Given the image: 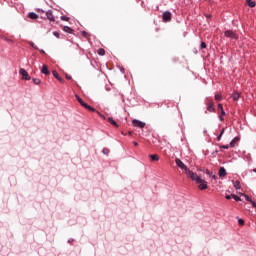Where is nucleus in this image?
Wrapping results in <instances>:
<instances>
[{
  "label": "nucleus",
  "mask_w": 256,
  "mask_h": 256,
  "mask_svg": "<svg viewBox=\"0 0 256 256\" xmlns=\"http://www.w3.org/2000/svg\"><path fill=\"white\" fill-rule=\"evenodd\" d=\"M218 109H219L220 111H223V104H218Z\"/></svg>",
  "instance_id": "nucleus-35"
},
{
  "label": "nucleus",
  "mask_w": 256,
  "mask_h": 256,
  "mask_svg": "<svg viewBox=\"0 0 256 256\" xmlns=\"http://www.w3.org/2000/svg\"><path fill=\"white\" fill-rule=\"evenodd\" d=\"M128 135L131 137V135H133V132L129 131Z\"/></svg>",
  "instance_id": "nucleus-43"
},
{
  "label": "nucleus",
  "mask_w": 256,
  "mask_h": 256,
  "mask_svg": "<svg viewBox=\"0 0 256 256\" xmlns=\"http://www.w3.org/2000/svg\"><path fill=\"white\" fill-rule=\"evenodd\" d=\"M82 33V37H89V33H87L86 31H82L81 32Z\"/></svg>",
  "instance_id": "nucleus-31"
},
{
  "label": "nucleus",
  "mask_w": 256,
  "mask_h": 256,
  "mask_svg": "<svg viewBox=\"0 0 256 256\" xmlns=\"http://www.w3.org/2000/svg\"><path fill=\"white\" fill-rule=\"evenodd\" d=\"M231 97H232L233 101H239V98L241 97V93L233 92Z\"/></svg>",
  "instance_id": "nucleus-13"
},
{
  "label": "nucleus",
  "mask_w": 256,
  "mask_h": 256,
  "mask_svg": "<svg viewBox=\"0 0 256 256\" xmlns=\"http://www.w3.org/2000/svg\"><path fill=\"white\" fill-rule=\"evenodd\" d=\"M65 77H66V79H68V81H71V79H73V78L71 77V75H69V74H66Z\"/></svg>",
  "instance_id": "nucleus-34"
},
{
  "label": "nucleus",
  "mask_w": 256,
  "mask_h": 256,
  "mask_svg": "<svg viewBox=\"0 0 256 256\" xmlns=\"http://www.w3.org/2000/svg\"><path fill=\"white\" fill-rule=\"evenodd\" d=\"M246 3L248 5V7H251V9H253L254 7H256V3L253 0H246Z\"/></svg>",
  "instance_id": "nucleus-15"
},
{
  "label": "nucleus",
  "mask_w": 256,
  "mask_h": 256,
  "mask_svg": "<svg viewBox=\"0 0 256 256\" xmlns=\"http://www.w3.org/2000/svg\"><path fill=\"white\" fill-rule=\"evenodd\" d=\"M19 73L22 76V79H25V81H31V76L29 75V73H27V70L21 68L19 70Z\"/></svg>",
  "instance_id": "nucleus-4"
},
{
  "label": "nucleus",
  "mask_w": 256,
  "mask_h": 256,
  "mask_svg": "<svg viewBox=\"0 0 256 256\" xmlns=\"http://www.w3.org/2000/svg\"><path fill=\"white\" fill-rule=\"evenodd\" d=\"M224 35H225V37H228L229 39H238V36H237V34H235L233 31H231V30H226L225 32H224Z\"/></svg>",
  "instance_id": "nucleus-6"
},
{
  "label": "nucleus",
  "mask_w": 256,
  "mask_h": 256,
  "mask_svg": "<svg viewBox=\"0 0 256 256\" xmlns=\"http://www.w3.org/2000/svg\"><path fill=\"white\" fill-rule=\"evenodd\" d=\"M219 177H227V170H225V167H221L218 172Z\"/></svg>",
  "instance_id": "nucleus-12"
},
{
  "label": "nucleus",
  "mask_w": 256,
  "mask_h": 256,
  "mask_svg": "<svg viewBox=\"0 0 256 256\" xmlns=\"http://www.w3.org/2000/svg\"><path fill=\"white\" fill-rule=\"evenodd\" d=\"M108 121L109 123H111V125H113V127H119V125L115 122V120H113V118L109 117Z\"/></svg>",
  "instance_id": "nucleus-18"
},
{
  "label": "nucleus",
  "mask_w": 256,
  "mask_h": 256,
  "mask_svg": "<svg viewBox=\"0 0 256 256\" xmlns=\"http://www.w3.org/2000/svg\"><path fill=\"white\" fill-rule=\"evenodd\" d=\"M122 135H125V133H124V132H122Z\"/></svg>",
  "instance_id": "nucleus-49"
},
{
  "label": "nucleus",
  "mask_w": 256,
  "mask_h": 256,
  "mask_svg": "<svg viewBox=\"0 0 256 256\" xmlns=\"http://www.w3.org/2000/svg\"><path fill=\"white\" fill-rule=\"evenodd\" d=\"M148 157L150 158V161L152 163H154L155 161H159L160 159L159 154H150L148 155Z\"/></svg>",
  "instance_id": "nucleus-11"
},
{
  "label": "nucleus",
  "mask_w": 256,
  "mask_h": 256,
  "mask_svg": "<svg viewBox=\"0 0 256 256\" xmlns=\"http://www.w3.org/2000/svg\"><path fill=\"white\" fill-rule=\"evenodd\" d=\"M231 197H233V196H231V195H226V199H231Z\"/></svg>",
  "instance_id": "nucleus-42"
},
{
  "label": "nucleus",
  "mask_w": 256,
  "mask_h": 256,
  "mask_svg": "<svg viewBox=\"0 0 256 256\" xmlns=\"http://www.w3.org/2000/svg\"><path fill=\"white\" fill-rule=\"evenodd\" d=\"M122 135H125V133H124V132H122Z\"/></svg>",
  "instance_id": "nucleus-47"
},
{
  "label": "nucleus",
  "mask_w": 256,
  "mask_h": 256,
  "mask_svg": "<svg viewBox=\"0 0 256 256\" xmlns=\"http://www.w3.org/2000/svg\"><path fill=\"white\" fill-rule=\"evenodd\" d=\"M231 197H233L235 201H241V198L237 195L232 194Z\"/></svg>",
  "instance_id": "nucleus-28"
},
{
  "label": "nucleus",
  "mask_w": 256,
  "mask_h": 256,
  "mask_svg": "<svg viewBox=\"0 0 256 256\" xmlns=\"http://www.w3.org/2000/svg\"><path fill=\"white\" fill-rule=\"evenodd\" d=\"M171 17H172V14L169 11H165L162 15V19L164 23H169V21H171Z\"/></svg>",
  "instance_id": "nucleus-5"
},
{
  "label": "nucleus",
  "mask_w": 256,
  "mask_h": 256,
  "mask_svg": "<svg viewBox=\"0 0 256 256\" xmlns=\"http://www.w3.org/2000/svg\"><path fill=\"white\" fill-rule=\"evenodd\" d=\"M133 145H135V147H138V146H139V143L133 142Z\"/></svg>",
  "instance_id": "nucleus-41"
},
{
  "label": "nucleus",
  "mask_w": 256,
  "mask_h": 256,
  "mask_svg": "<svg viewBox=\"0 0 256 256\" xmlns=\"http://www.w3.org/2000/svg\"><path fill=\"white\" fill-rule=\"evenodd\" d=\"M132 124L134 127H139L140 129H143L145 127V122H141L140 120L134 119L132 121Z\"/></svg>",
  "instance_id": "nucleus-8"
},
{
  "label": "nucleus",
  "mask_w": 256,
  "mask_h": 256,
  "mask_svg": "<svg viewBox=\"0 0 256 256\" xmlns=\"http://www.w3.org/2000/svg\"><path fill=\"white\" fill-rule=\"evenodd\" d=\"M52 75H53V77H55V79H57L60 83H65V80H63V78H61V77L59 76V73H58L56 70L52 71Z\"/></svg>",
  "instance_id": "nucleus-9"
},
{
  "label": "nucleus",
  "mask_w": 256,
  "mask_h": 256,
  "mask_svg": "<svg viewBox=\"0 0 256 256\" xmlns=\"http://www.w3.org/2000/svg\"><path fill=\"white\" fill-rule=\"evenodd\" d=\"M41 73H43V75H50L49 68L47 67V65L42 66Z\"/></svg>",
  "instance_id": "nucleus-14"
},
{
  "label": "nucleus",
  "mask_w": 256,
  "mask_h": 256,
  "mask_svg": "<svg viewBox=\"0 0 256 256\" xmlns=\"http://www.w3.org/2000/svg\"><path fill=\"white\" fill-rule=\"evenodd\" d=\"M34 85H41V80L38 78H34L33 80Z\"/></svg>",
  "instance_id": "nucleus-23"
},
{
  "label": "nucleus",
  "mask_w": 256,
  "mask_h": 256,
  "mask_svg": "<svg viewBox=\"0 0 256 256\" xmlns=\"http://www.w3.org/2000/svg\"><path fill=\"white\" fill-rule=\"evenodd\" d=\"M190 179H192V181H195L199 185L198 188L200 189V191H205V189H207V181L201 179V177H199L197 173H195L194 178Z\"/></svg>",
  "instance_id": "nucleus-2"
},
{
  "label": "nucleus",
  "mask_w": 256,
  "mask_h": 256,
  "mask_svg": "<svg viewBox=\"0 0 256 256\" xmlns=\"http://www.w3.org/2000/svg\"><path fill=\"white\" fill-rule=\"evenodd\" d=\"M53 35H54V37H56L57 39H59V37H60V34H59V32H57V31L53 32Z\"/></svg>",
  "instance_id": "nucleus-32"
},
{
  "label": "nucleus",
  "mask_w": 256,
  "mask_h": 256,
  "mask_svg": "<svg viewBox=\"0 0 256 256\" xmlns=\"http://www.w3.org/2000/svg\"><path fill=\"white\" fill-rule=\"evenodd\" d=\"M206 173L209 175V177H212V179H217V176H215L213 172L206 170Z\"/></svg>",
  "instance_id": "nucleus-22"
},
{
  "label": "nucleus",
  "mask_w": 256,
  "mask_h": 256,
  "mask_svg": "<svg viewBox=\"0 0 256 256\" xmlns=\"http://www.w3.org/2000/svg\"><path fill=\"white\" fill-rule=\"evenodd\" d=\"M76 100L78 101V103H80V105L82 107H84V109H88V111H91L92 113L97 112V110H95V108L91 107L89 104L85 103L83 101V99H81V97H79V95H75Z\"/></svg>",
  "instance_id": "nucleus-3"
},
{
  "label": "nucleus",
  "mask_w": 256,
  "mask_h": 256,
  "mask_svg": "<svg viewBox=\"0 0 256 256\" xmlns=\"http://www.w3.org/2000/svg\"><path fill=\"white\" fill-rule=\"evenodd\" d=\"M223 99V96L221 94L215 95V101H221Z\"/></svg>",
  "instance_id": "nucleus-24"
},
{
  "label": "nucleus",
  "mask_w": 256,
  "mask_h": 256,
  "mask_svg": "<svg viewBox=\"0 0 256 256\" xmlns=\"http://www.w3.org/2000/svg\"><path fill=\"white\" fill-rule=\"evenodd\" d=\"M220 111H221V115L220 116L225 115V110H220Z\"/></svg>",
  "instance_id": "nucleus-40"
},
{
  "label": "nucleus",
  "mask_w": 256,
  "mask_h": 256,
  "mask_svg": "<svg viewBox=\"0 0 256 256\" xmlns=\"http://www.w3.org/2000/svg\"><path fill=\"white\" fill-rule=\"evenodd\" d=\"M207 110H208L210 113H213V111H215V103H213V100L209 101Z\"/></svg>",
  "instance_id": "nucleus-10"
},
{
  "label": "nucleus",
  "mask_w": 256,
  "mask_h": 256,
  "mask_svg": "<svg viewBox=\"0 0 256 256\" xmlns=\"http://www.w3.org/2000/svg\"><path fill=\"white\" fill-rule=\"evenodd\" d=\"M98 55H101V56L105 55V49L103 48L98 49Z\"/></svg>",
  "instance_id": "nucleus-26"
},
{
  "label": "nucleus",
  "mask_w": 256,
  "mask_h": 256,
  "mask_svg": "<svg viewBox=\"0 0 256 256\" xmlns=\"http://www.w3.org/2000/svg\"><path fill=\"white\" fill-rule=\"evenodd\" d=\"M97 114L100 116V117H102V119H105V116H103L101 113H99L98 111H97Z\"/></svg>",
  "instance_id": "nucleus-39"
},
{
  "label": "nucleus",
  "mask_w": 256,
  "mask_h": 256,
  "mask_svg": "<svg viewBox=\"0 0 256 256\" xmlns=\"http://www.w3.org/2000/svg\"><path fill=\"white\" fill-rule=\"evenodd\" d=\"M200 48L201 49H207V44L205 42H201Z\"/></svg>",
  "instance_id": "nucleus-27"
},
{
  "label": "nucleus",
  "mask_w": 256,
  "mask_h": 256,
  "mask_svg": "<svg viewBox=\"0 0 256 256\" xmlns=\"http://www.w3.org/2000/svg\"><path fill=\"white\" fill-rule=\"evenodd\" d=\"M40 52H41V53H45V51H44V50H40Z\"/></svg>",
  "instance_id": "nucleus-46"
},
{
  "label": "nucleus",
  "mask_w": 256,
  "mask_h": 256,
  "mask_svg": "<svg viewBox=\"0 0 256 256\" xmlns=\"http://www.w3.org/2000/svg\"><path fill=\"white\" fill-rule=\"evenodd\" d=\"M61 19H62V21H69V17H67V16H62Z\"/></svg>",
  "instance_id": "nucleus-33"
},
{
  "label": "nucleus",
  "mask_w": 256,
  "mask_h": 256,
  "mask_svg": "<svg viewBox=\"0 0 256 256\" xmlns=\"http://www.w3.org/2000/svg\"><path fill=\"white\" fill-rule=\"evenodd\" d=\"M219 119H220V121H223V116L220 115V116H219Z\"/></svg>",
  "instance_id": "nucleus-45"
},
{
  "label": "nucleus",
  "mask_w": 256,
  "mask_h": 256,
  "mask_svg": "<svg viewBox=\"0 0 256 256\" xmlns=\"http://www.w3.org/2000/svg\"><path fill=\"white\" fill-rule=\"evenodd\" d=\"M225 133V129L223 128L220 132V135L217 137V141H221V137H223V134Z\"/></svg>",
  "instance_id": "nucleus-25"
},
{
  "label": "nucleus",
  "mask_w": 256,
  "mask_h": 256,
  "mask_svg": "<svg viewBox=\"0 0 256 256\" xmlns=\"http://www.w3.org/2000/svg\"><path fill=\"white\" fill-rule=\"evenodd\" d=\"M175 163H176L177 167L182 169V171H185V173H186L187 177H189V179H195V173L193 171L189 170V168H187V165H185V163H183V161H181V159L176 158Z\"/></svg>",
  "instance_id": "nucleus-1"
},
{
  "label": "nucleus",
  "mask_w": 256,
  "mask_h": 256,
  "mask_svg": "<svg viewBox=\"0 0 256 256\" xmlns=\"http://www.w3.org/2000/svg\"><path fill=\"white\" fill-rule=\"evenodd\" d=\"M45 17L46 19H48V21L55 22V16H53V11L51 10L46 11Z\"/></svg>",
  "instance_id": "nucleus-7"
},
{
  "label": "nucleus",
  "mask_w": 256,
  "mask_h": 256,
  "mask_svg": "<svg viewBox=\"0 0 256 256\" xmlns=\"http://www.w3.org/2000/svg\"><path fill=\"white\" fill-rule=\"evenodd\" d=\"M234 188L239 191V189H241V182L239 181H234L233 182Z\"/></svg>",
  "instance_id": "nucleus-17"
},
{
  "label": "nucleus",
  "mask_w": 256,
  "mask_h": 256,
  "mask_svg": "<svg viewBox=\"0 0 256 256\" xmlns=\"http://www.w3.org/2000/svg\"><path fill=\"white\" fill-rule=\"evenodd\" d=\"M37 12L38 13H45V11H43L42 9H39V8L37 9Z\"/></svg>",
  "instance_id": "nucleus-38"
},
{
  "label": "nucleus",
  "mask_w": 256,
  "mask_h": 256,
  "mask_svg": "<svg viewBox=\"0 0 256 256\" xmlns=\"http://www.w3.org/2000/svg\"><path fill=\"white\" fill-rule=\"evenodd\" d=\"M28 17L29 19H39V15H37L35 12H30Z\"/></svg>",
  "instance_id": "nucleus-16"
},
{
  "label": "nucleus",
  "mask_w": 256,
  "mask_h": 256,
  "mask_svg": "<svg viewBox=\"0 0 256 256\" xmlns=\"http://www.w3.org/2000/svg\"><path fill=\"white\" fill-rule=\"evenodd\" d=\"M250 203H251L252 207H254V208L256 209V203H255V201L252 200Z\"/></svg>",
  "instance_id": "nucleus-37"
},
{
  "label": "nucleus",
  "mask_w": 256,
  "mask_h": 256,
  "mask_svg": "<svg viewBox=\"0 0 256 256\" xmlns=\"http://www.w3.org/2000/svg\"><path fill=\"white\" fill-rule=\"evenodd\" d=\"M29 45H30V47H32V48L35 49L36 51L39 50V47H37V45H35V43L32 42V41L29 42Z\"/></svg>",
  "instance_id": "nucleus-21"
},
{
  "label": "nucleus",
  "mask_w": 256,
  "mask_h": 256,
  "mask_svg": "<svg viewBox=\"0 0 256 256\" xmlns=\"http://www.w3.org/2000/svg\"><path fill=\"white\" fill-rule=\"evenodd\" d=\"M237 141H239L238 137H235L231 142H230V147H235V143H237Z\"/></svg>",
  "instance_id": "nucleus-20"
},
{
  "label": "nucleus",
  "mask_w": 256,
  "mask_h": 256,
  "mask_svg": "<svg viewBox=\"0 0 256 256\" xmlns=\"http://www.w3.org/2000/svg\"><path fill=\"white\" fill-rule=\"evenodd\" d=\"M63 31H65V33H73V29L69 26H64Z\"/></svg>",
  "instance_id": "nucleus-19"
},
{
  "label": "nucleus",
  "mask_w": 256,
  "mask_h": 256,
  "mask_svg": "<svg viewBox=\"0 0 256 256\" xmlns=\"http://www.w3.org/2000/svg\"><path fill=\"white\" fill-rule=\"evenodd\" d=\"M238 225H245V220L244 219H239L238 220Z\"/></svg>",
  "instance_id": "nucleus-30"
},
{
  "label": "nucleus",
  "mask_w": 256,
  "mask_h": 256,
  "mask_svg": "<svg viewBox=\"0 0 256 256\" xmlns=\"http://www.w3.org/2000/svg\"><path fill=\"white\" fill-rule=\"evenodd\" d=\"M242 195L245 197L246 201H248L249 203L253 201L248 195H245V194H242Z\"/></svg>",
  "instance_id": "nucleus-29"
},
{
  "label": "nucleus",
  "mask_w": 256,
  "mask_h": 256,
  "mask_svg": "<svg viewBox=\"0 0 256 256\" xmlns=\"http://www.w3.org/2000/svg\"><path fill=\"white\" fill-rule=\"evenodd\" d=\"M221 149H229V145H222Z\"/></svg>",
  "instance_id": "nucleus-36"
},
{
  "label": "nucleus",
  "mask_w": 256,
  "mask_h": 256,
  "mask_svg": "<svg viewBox=\"0 0 256 256\" xmlns=\"http://www.w3.org/2000/svg\"><path fill=\"white\" fill-rule=\"evenodd\" d=\"M108 152H109V150H107V149L103 150V153H108Z\"/></svg>",
  "instance_id": "nucleus-44"
},
{
  "label": "nucleus",
  "mask_w": 256,
  "mask_h": 256,
  "mask_svg": "<svg viewBox=\"0 0 256 256\" xmlns=\"http://www.w3.org/2000/svg\"><path fill=\"white\" fill-rule=\"evenodd\" d=\"M122 135H125V133H124V132H122Z\"/></svg>",
  "instance_id": "nucleus-48"
}]
</instances>
